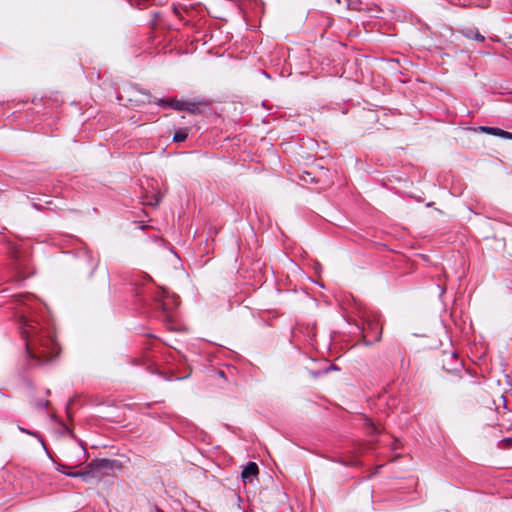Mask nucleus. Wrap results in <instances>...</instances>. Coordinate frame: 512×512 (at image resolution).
<instances>
[{"label":"nucleus","instance_id":"1","mask_svg":"<svg viewBox=\"0 0 512 512\" xmlns=\"http://www.w3.org/2000/svg\"><path fill=\"white\" fill-rule=\"evenodd\" d=\"M16 301L26 307L19 315V330L25 343V353L32 366L44 365L58 356L54 333L44 330L37 319L27 315L34 310L36 298L31 294H19Z\"/></svg>","mask_w":512,"mask_h":512},{"label":"nucleus","instance_id":"2","mask_svg":"<svg viewBox=\"0 0 512 512\" xmlns=\"http://www.w3.org/2000/svg\"><path fill=\"white\" fill-rule=\"evenodd\" d=\"M129 292L137 298L139 305L159 313V317L163 321H171L173 310L179 305V298L163 288L151 291L150 288L144 286H135L130 287Z\"/></svg>","mask_w":512,"mask_h":512},{"label":"nucleus","instance_id":"3","mask_svg":"<svg viewBox=\"0 0 512 512\" xmlns=\"http://www.w3.org/2000/svg\"><path fill=\"white\" fill-rule=\"evenodd\" d=\"M117 466H119V462L117 460L107 458L97 459L87 464L84 469L77 471L76 474L72 476L79 477L83 481L87 482L91 479L103 476L106 474L107 470H112Z\"/></svg>","mask_w":512,"mask_h":512},{"label":"nucleus","instance_id":"4","mask_svg":"<svg viewBox=\"0 0 512 512\" xmlns=\"http://www.w3.org/2000/svg\"><path fill=\"white\" fill-rule=\"evenodd\" d=\"M124 92L130 96L127 100L132 104L140 105L153 102L163 109L171 108L172 99L154 98L149 91L140 90L134 85L128 87Z\"/></svg>","mask_w":512,"mask_h":512},{"label":"nucleus","instance_id":"5","mask_svg":"<svg viewBox=\"0 0 512 512\" xmlns=\"http://www.w3.org/2000/svg\"><path fill=\"white\" fill-rule=\"evenodd\" d=\"M99 262V257L93 256L92 252L86 247H82L76 251L75 266L78 272L87 278H91L93 276V273L97 269Z\"/></svg>","mask_w":512,"mask_h":512},{"label":"nucleus","instance_id":"6","mask_svg":"<svg viewBox=\"0 0 512 512\" xmlns=\"http://www.w3.org/2000/svg\"><path fill=\"white\" fill-rule=\"evenodd\" d=\"M364 341L367 345H372L381 340L382 327L379 320H367L366 326L363 328Z\"/></svg>","mask_w":512,"mask_h":512},{"label":"nucleus","instance_id":"7","mask_svg":"<svg viewBox=\"0 0 512 512\" xmlns=\"http://www.w3.org/2000/svg\"><path fill=\"white\" fill-rule=\"evenodd\" d=\"M259 468L255 462H248L242 469L241 477L242 480L247 482H252L253 479L258 475Z\"/></svg>","mask_w":512,"mask_h":512},{"label":"nucleus","instance_id":"8","mask_svg":"<svg viewBox=\"0 0 512 512\" xmlns=\"http://www.w3.org/2000/svg\"><path fill=\"white\" fill-rule=\"evenodd\" d=\"M458 32L467 39L475 40L478 42H484L485 37L480 34L479 30L474 27H463Z\"/></svg>","mask_w":512,"mask_h":512},{"label":"nucleus","instance_id":"9","mask_svg":"<svg viewBox=\"0 0 512 512\" xmlns=\"http://www.w3.org/2000/svg\"><path fill=\"white\" fill-rule=\"evenodd\" d=\"M18 429H19V431H21V432H23L25 434H28L30 436H33V437L37 438L38 441L41 443L43 449L45 450L47 456L51 457L50 456V452H49V450H48V448H47V446H46V444L44 442V438L42 437V435L40 433H38L36 431H32V430L26 429V428L21 427V426H19Z\"/></svg>","mask_w":512,"mask_h":512},{"label":"nucleus","instance_id":"10","mask_svg":"<svg viewBox=\"0 0 512 512\" xmlns=\"http://www.w3.org/2000/svg\"><path fill=\"white\" fill-rule=\"evenodd\" d=\"M55 469L56 471H58L59 473H62L68 477H71V478H74L72 475L76 474L77 471H71L70 469H72V466H69L67 464H63V463H57L55 462ZM76 466H73V468H75Z\"/></svg>","mask_w":512,"mask_h":512},{"label":"nucleus","instance_id":"11","mask_svg":"<svg viewBox=\"0 0 512 512\" xmlns=\"http://www.w3.org/2000/svg\"><path fill=\"white\" fill-rule=\"evenodd\" d=\"M479 129L489 135L502 137L503 129L497 128V127H490V126H480Z\"/></svg>","mask_w":512,"mask_h":512},{"label":"nucleus","instance_id":"12","mask_svg":"<svg viewBox=\"0 0 512 512\" xmlns=\"http://www.w3.org/2000/svg\"><path fill=\"white\" fill-rule=\"evenodd\" d=\"M188 133L186 129H178L173 135L174 142H183L187 139Z\"/></svg>","mask_w":512,"mask_h":512},{"label":"nucleus","instance_id":"13","mask_svg":"<svg viewBox=\"0 0 512 512\" xmlns=\"http://www.w3.org/2000/svg\"><path fill=\"white\" fill-rule=\"evenodd\" d=\"M184 111L192 113V114H198L200 113L198 104L191 101H186Z\"/></svg>","mask_w":512,"mask_h":512},{"label":"nucleus","instance_id":"14","mask_svg":"<svg viewBox=\"0 0 512 512\" xmlns=\"http://www.w3.org/2000/svg\"><path fill=\"white\" fill-rule=\"evenodd\" d=\"M186 101H179L172 99L171 109L177 110V111H184Z\"/></svg>","mask_w":512,"mask_h":512},{"label":"nucleus","instance_id":"15","mask_svg":"<svg viewBox=\"0 0 512 512\" xmlns=\"http://www.w3.org/2000/svg\"><path fill=\"white\" fill-rule=\"evenodd\" d=\"M499 447L501 448H509V447H512V438L510 437H507V438H504L500 441L499 443Z\"/></svg>","mask_w":512,"mask_h":512},{"label":"nucleus","instance_id":"16","mask_svg":"<svg viewBox=\"0 0 512 512\" xmlns=\"http://www.w3.org/2000/svg\"><path fill=\"white\" fill-rule=\"evenodd\" d=\"M48 405H49V401H47V400L40 399L35 402V407L37 409H46L48 407Z\"/></svg>","mask_w":512,"mask_h":512},{"label":"nucleus","instance_id":"17","mask_svg":"<svg viewBox=\"0 0 512 512\" xmlns=\"http://www.w3.org/2000/svg\"><path fill=\"white\" fill-rule=\"evenodd\" d=\"M188 376H189V375H185V376L176 377V378H174V377H166V378H165V380H166V381H173V380H178V381H180V380H184V379L188 378Z\"/></svg>","mask_w":512,"mask_h":512},{"label":"nucleus","instance_id":"18","mask_svg":"<svg viewBox=\"0 0 512 512\" xmlns=\"http://www.w3.org/2000/svg\"><path fill=\"white\" fill-rule=\"evenodd\" d=\"M501 138L512 140V132L503 130V134H502Z\"/></svg>","mask_w":512,"mask_h":512},{"label":"nucleus","instance_id":"19","mask_svg":"<svg viewBox=\"0 0 512 512\" xmlns=\"http://www.w3.org/2000/svg\"><path fill=\"white\" fill-rule=\"evenodd\" d=\"M31 206L36 209V210H42L43 209V206L36 203V202H32Z\"/></svg>","mask_w":512,"mask_h":512},{"label":"nucleus","instance_id":"20","mask_svg":"<svg viewBox=\"0 0 512 512\" xmlns=\"http://www.w3.org/2000/svg\"><path fill=\"white\" fill-rule=\"evenodd\" d=\"M371 434H377L378 429L373 424H370Z\"/></svg>","mask_w":512,"mask_h":512},{"label":"nucleus","instance_id":"21","mask_svg":"<svg viewBox=\"0 0 512 512\" xmlns=\"http://www.w3.org/2000/svg\"><path fill=\"white\" fill-rule=\"evenodd\" d=\"M159 202H160V198L158 196H155L154 202L151 203V205L157 206Z\"/></svg>","mask_w":512,"mask_h":512},{"label":"nucleus","instance_id":"22","mask_svg":"<svg viewBox=\"0 0 512 512\" xmlns=\"http://www.w3.org/2000/svg\"><path fill=\"white\" fill-rule=\"evenodd\" d=\"M72 404H73V400H70V401L67 403V405H66V411H67V413H69V410H70V407H71V405H72Z\"/></svg>","mask_w":512,"mask_h":512},{"label":"nucleus","instance_id":"23","mask_svg":"<svg viewBox=\"0 0 512 512\" xmlns=\"http://www.w3.org/2000/svg\"><path fill=\"white\" fill-rule=\"evenodd\" d=\"M438 289H440V296H442L445 293V289L442 288L440 285H437Z\"/></svg>","mask_w":512,"mask_h":512},{"label":"nucleus","instance_id":"24","mask_svg":"<svg viewBox=\"0 0 512 512\" xmlns=\"http://www.w3.org/2000/svg\"><path fill=\"white\" fill-rule=\"evenodd\" d=\"M217 374H218L220 377H222V378H224V377H225V373H224V371H223V370H219V371L217 372Z\"/></svg>","mask_w":512,"mask_h":512},{"label":"nucleus","instance_id":"25","mask_svg":"<svg viewBox=\"0 0 512 512\" xmlns=\"http://www.w3.org/2000/svg\"><path fill=\"white\" fill-rule=\"evenodd\" d=\"M81 453L83 456H85V454H86V449L82 444H81Z\"/></svg>","mask_w":512,"mask_h":512},{"label":"nucleus","instance_id":"26","mask_svg":"<svg viewBox=\"0 0 512 512\" xmlns=\"http://www.w3.org/2000/svg\"><path fill=\"white\" fill-rule=\"evenodd\" d=\"M336 369H337V367H336L335 365H331V366L329 367V370H336ZM327 371H328V369L326 370V372H327Z\"/></svg>","mask_w":512,"mask_h":512},{"label":"nucleus","instance_id":"27","mask_svg":"<svg viewBox=\"0 0 512 512\" xmlns=\"http://www.w3.org/2000/svg\"><path fill=\"white\" fill-rule=\"evenodd\" d=\"M263 75L267 78H270V75L266 71H263Z\"/></svg>","mask_w":512,"mask_h":512},{"label":"nucleus","instance_id":"28","mask_svg":"<svg viewBox=\"0 0 512 512\" xmlns=\"http://www.w3.org/2000/svg\"><path fill=\"white\" fill-rule=\"evenodd\" d=\"M149 370H150V372H151L152 374L157 373V371H156V370H154V369H152L151 367L149 368Z\"/></svg>","mask_w":512,"mask_h":512},{"label":"nucleus","instance_id":"29","mask_svg":"<svg viewBox=\"0 0 512 512\" xmlns=\"http://www.w3.org/2000/svg\"><path fill=\"white\" fill-rule=\"evenodd\" d=\"M118 100H119V101H122V100H123V95H122V94H120V95L118 96Z\"/></svg>","mask_w":512,"mask_h":512},{"label":"nucleus","instance_id":"30","mask_svg":"<svg viewBox=\"0 0 512 512\" xmlns=\"http://www.w3.org/2000/svg\"><path fill=\"white\" fill-rule=\"evenodd\" d=\"M51 204H52V202H51V201H47V202H46V205H51Z\"/></svg>","mask_w":512,"mask_h":512},{"label":"nucleus","instance_id":"31","mask_svg":"<svg viewBox=\"0 0 512 512\" xmlns=\"http://www.w3.org/2000/svg\"><path fill=\"white\" fill-rule=\"evenodd\" d=\"M49 394H50V390H49V389H47V390H46V395H49Z\"/></svg>","mask_w":512,"mask_h":512}]
</instances>
